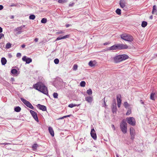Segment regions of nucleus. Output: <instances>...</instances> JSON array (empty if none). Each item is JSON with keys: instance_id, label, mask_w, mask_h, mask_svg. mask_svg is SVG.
Wrapping results in <instances>:
<instances>
[{"instance_id": "nucleus-1", "label": "nucleus", "mask_w": 157, "mask_h": 157, "mask_svg": "<svg viewBox=\"0 0 157 157\" xmlns=\"http://www.w3.org/2000/svg\"><path fill=\"white\" fill-rule=\"evenodd\" d=\"M33 87L45 94H48L47 87L42 82H38L35 84L33 85Z\"/></svg>"}, {"instance_id": "nucleus-2", "label": "nucleus", "mask_w": 157, "mask_h": 157, "mask_svg": "<svg viewBox=\"0 0 157 157\" xmlns=\"http://www.w3.org/2000/svg\"><path fill=\"white\" fill-rule=\"evenodd\" d=\"M128 48V46L126 44H115L108 48V50H114L118 49L121 50L126 49Z\"/></svg>"}, {"instance_id": "nucleus-3", "label": "nucleus", "mask_w": 157, "mask_h": 157, "mask_svg": "<svg viewBox=\"0 0 157 157\" xmlns=\"http://www.w3.org/2000/svg\"><path fill=\"white\" fill-rule=\"evenodd\" d=\"M129 57L126 54L119 55L114 57V61L115 63H117L128 58Z\"/></svg>"}, {"instance_id": "nucleus-4", "label": "nucleus", "mask_w": 157, "mask_h": 157, "mask_svg": "<svg viewBox=\"0 0 157 157\" xmlns=\"http://www.w3.org/2000/svg\"><path fill=\"white\" fill-rule=\"evenodd\" d=\"M120 36L122 39L128 42H131L133 41L134 39L132 36L126 33H122L120 35Z\"/></svg>"}, {"instance_id": "nucleus-5", "label": "nucleus", "mask_w": 157, "mask_h": 157, "mask_svg": "<svg viewBox=\"0 0 157 157\" xmlns=\"http://www.w3.org/2000/svg\"><path fill=\"white\" fill-rule=\"evenodd\" d=\"M127 124L126 121L124 120H123L120 124V127L121 131L124 134L127 132Z\"/></svg>"}, {"instance_id": "nucleus-6", "label": "nucleus", "mask_w": 157, "mask_h": 157, "mask_svg": "<svg viewBox=\"0 0 157 157\" xmlns=\"http://www.w3.org/2000/svg\"><path fill=\"white\" fill-rule=\"evenodd\" d=\"M21 100L22 101V102L28 107H29L32 109H34V107L29 102L22 98H21Z\"/></svg>"}, {"instance_id": "nucleus-7", "label": "nucleus", "mask_w": 157, "mask_h": 157, "mask_svg": "<svg viewBox=\"0 0 157 157\" xmlns=\"http://www.w3.org/2000/svg\"><path fill=\"white\" fill-rule=\"evenodd\" d=\"M126 120L127 122L130 124L134 126L136 124V120L133 117H129L126 118Z\"/></svg>"}, {"instance_id": "nucleus-8", "label": "nucleus", "mask_w": 157, "mask_h": 157, "mask_svg": "<svg viewBox=\"0 0 157 157\" xmlns=\"http://www.w3.org/2000/svg\"><path fill=\"white\" fill-rule=\"evenodd\" d=\"M25 25H23L21 26L17 27L14 29V31L16 32V35H18L21 34L23 32L22 29L25 27Z\"/></svg>"}, {"instance_id": "nucleus-9", "label": "nucleus", "mask_w": 157, "mask_h": 157, "mask_svg": "<svg viewBox=\"0 0 157 157\" xmlns=\"http://www.w3.org/2000/svg\"><path fill=\"white\" fill-rule=\"evenodd\" d=\"M22 59L23 61L25 62L27 64H29L32 62V59L31 58L27 57L26 56H24Z\"/></svg>"}, {"instance_id": "nucleus-10", "label": "nucleus", "mask_w": 157, "mask_h": 157, "mask_svg": "<svg viewBox=\"0 0 157 157\" xmlns=\"http://www.w3.org/2000/svg\"><path fill=\"white\" fill-rule=\"evenodd\" d=\"M30 112L33 117L35 120L38 122V119L37 116V113L33 110H30Z\"/></svg>"}, {"instance_id": "nucleus-11", "label": "nucleus", "mask_w": 157, "mask_h": 157, "mask_svg": "<svg viewBox=\"0 0 157 157\" xmlns=\"http://www.w3.org/2000/svg\"><path fill=\"white\" fill-rule=\"evenodd\" d=\"M130 134L131 136V139L133 140L134 139L135 134V130L132 127L130 128Z\"/></svg>"}, {"instance_id": "nucleus-12", "label": "nucleus", "mask_w": 157, "mask_h": 157, "mask_svg": "<svg viewBox=\"0 0 157 157\" xmlns=\"http://www.w3.org/2000/svg\"><path fill=\"white\" fill-rule=\"evenodd\" d=\"M90 134L91 136L94 140H96L97 139V135L95 131L94 128H92L90 132Z\"/></svg>"}, {"instance_id": "nucleus-13", "label": "nucleus", "mask_w": 157, "mask_h": 157, "mask_svg": "<svg viewBox=\"0 0 157 157\" xmlns=\"http://www.w3.org/2000/svg\"><path fill=\"white\" fill-rule=\"evenodd\" d=\"M37 107H38L40 109L43 111H45L47 110L46 107L45 106L41 105L40 104L37 105Z\"/></svg>"}, {"instance_id": "nucleus-14", "label": "nucleus", "mask_w": 157, "mask_h": 157, "mask_svg": "<svg viewBox=\"0 0 157 157\" xmlns=\"http://www.w3.org/2000/svg\"><path fill=\"white\" fill-rule=\"evenodd\" d=\"M120 5L121 7L122 8H124L126 6V2L125 0H120Z\"/></svg>"}, {"instance_id": "nucleus-15", "label": "nucleus", "mask_w": 157, "mask_h": 157, "mask_svg": "<svg viewBox=\"0 0 157 157\" xmlns=\"http://www.w3.org/2000/svg\"><path fill=\"white\" fill-rule=\"evenodd\" d=\"M117 106L116 103L115 101L114 103H113L112 107V111L113 113L116 112L117 111Z\"/></svg>"}, {"instance_id": "nucleus-16", "label": "nucleus", "mask_w": 157, "mask_h": 157, "mask_svg": "<svg viewBox=\"0 0 157 157\" xmlns=\"http://www.w3.org/2000/svg\"><path fill=\"white\" fill-rule=\"evenodd\" d=\"M69 37V35H67L63 36L61 37V36H59L56 39V40H58L61 39H65L66 38H68Z\"/></svg>"}, {"instance_id": "nucleus-17", "label": "nucleus", "mask_w": 157, "mask_h": 157, "mask_svg": "<svg viewBox=\"0 0 157 157\" xmlns=\"http://www.w3.org/2000/svg\"><path fill=\"white\" fill-rule=\"evenodd\" d=\"M86 100L89 103H91L93 100V98L91 97H87L85 98Z\"/></svg>"}, {"instance_id": "nucleus-18", "label": "nucleus", "mask_w": 157, "mask_h": 157, "mask_svg": "<svg viewBox=\"0 0 157 157\" xmlns=\"http://www.w3.org/2000/svg\"><path fill=\"white\" fill-rule=\"evenodd\" d=\"M121 96L120 94H118L117 96V103H121Z\"/></svg>"}, {"instance_id": "nucleus-19", "label": "nucleus", "mask_w": 157, "mask_h": 157, "mask_svg": "<svg viewBox=\"0 0 157 157\" xmlns=\"http://www.w3.org/2000/svg\"><path fill=\"white\" fill-rule=\"evenodd\" d=\"M48 130L51 135L52 136H54V133L52 128L51 127H49L48 128Z\"/></svg>"}, {"instance_id": "nucleus-20", "label": "nucleus", "mask_w": 157, "mask_h": 157, "mask_svg": "<svg viewBox=\"0 0 157 157\" xmlns=\"http://www.w3.org/2000/svg\"><path fill=\"white\" fill-rule=\"evenodd\" d=\"M152 13L153 14H157V10L156 6L155 5H154L153 6Z\"/></svg>"}, {"instance_id": "nucleus-21", "label": "nucleus", "mask_w": 157, "mask_h": 157, "mask_svg": "<svg viewBox=\"0 0 157 157\" xmlns=\"http://www.w3.org/2000/svg\"><path fill=\"white\" fill-rule=\"evenodd\" d=\"M1 62L2 65H4L6 64L7 60L4 57H2L1 59Z\"/></svg>"}, {"instance_id": "nucleus-22", "label": "nucleus", "mask_w": 157, "mask_h": 157, "mask_svg": "<svg viewBox=\"0 0 157 157\" xmlns=\"http://www.w3.org/2000/svg\"><path fill=\"white\" fill-rule=\"evenodd\" d=\"M95 62L94 61H90L88 63V65L89 66L92 67L94 66L95 65Z\"/></svg>"}, {"instance_id": "nucleus-23", "label": "nucleus", "mask_w": 157, "mask_h": 157, "mask_svg": "<svg viewBox=\"0 0 157 157\" xmlns=\"http://www.w3.org/2000/svg\"><path fill=\"white\" fill-rule=\"evenodd\" d=\"M155 93H152L150 95V99L151 100H154L155 99Z\"/></svg>"}, {"instance_id": "nucleus-24", "label": "nucleus", "mask_w": 157, "mask_h": 157, "mask_svg": "<svg viewBox=\"0 0 157 157\" xmlns=\"http://www.w3.org/2000/svg\"><path fill=\"white\" fill-rule=\"evenodd\" d=\"M80 105V104L77 105L75 104H71L68 105V107L72 108L75 106H78Z\"/></svg>"}, {"instance_id": "nucleus-25", "label": "nucleus", "mask_w": 157, "mask_h": 157, "mask_svg": "<svg viewBox=\"0 0 157 157\" xmlns=\"http://www.w3.org/2000/svg\"><path fill=\"white\" fill-rule=\"evenodd\" d=\"M21 110V108L19 106H17L14 108V110L16 112H19Z\"/></svg>"}, {"instance_id": "nucleus-26", "label": "nucleus", "mask_w": 157, "mask_h": 157, "mask_svg": "<svg viewBox=\"0 0 157 157\" xmlns=\"http://www.w3.org/2000/svg\"><path fill=\"white\" fill-rule=\"evenodd\" d=\"M38 146V145L37 144H34L32 147V148L33 149V150L34 151H35V150H36L37 148V147Z\"/></svg>"}, {"instance_id": "nucleus-27", "label": "nucleus", "mask_w": 157, "mask_h": 157, "mask_svg": "<svg viewBox=\"0 0 157 157\" xmlns=\"http://www.w3.org/2000/svg\"><path fill=\"white\" fill-rule=\"evenodd\" d=\"M116 12L119 15H120L121 14V10L120 9H117L116 10Z\"/></svg>"}, {"instance_id": "nucleus-28", "label": "nucleus", "mask_w": 157, "mask_h": 157, "mask_svg": "<svg viewBox=\"0 0 157 157\" xmlns=\"http://www.w3.org/2000/svg\"><path fill=\"white\" fill-rule=\"evenodd\" d=\"M147 25V23L146 21H143L142 22L141 26L143 27H145Z\"/></svg>"}, {"instance_id": "nucleus-29", "label": "nucleus", "mask_w": 157, "mask_h": 157, "mask_svg": "<svg viewBox=\"0 0 157 157\" xmlns=\"http://www.w3.org/2000/svg\"><path fill=\"white\" fill-rule=\"evenodd\" d=\"M17 71L16 69H13L11 71V72L12 74L15 75L17 74Z\"/></svg>"}, {"instance_id": "nucleus-30", "label": "nucleus", "mask_w": 157, "mask_h": 157, "mask_svg": "<svg viewBox=\"0 0 157 157\" xmlns=\"http://www.w3.org/2000/svg\"><path fill=\"white\" fill-rule=\"evenodd\" d=\"M87 93L89 95H91L92 94V90L91 89H89L86 91Z\"/></svg>"}, {"instance_id": "nucleus-31", "label": "nucleus", "mask_w": 157, "mask_h": 157, "mask_svg": "<svg viewBox=\"0 0 157 157\" xmlns=\"http://www.w3.org/2000/svg\"><path fill=\"white\" fill-rule=\"evenodd\" d=\"M86 82L85 81H81L80 83V85L81 87H84L85 86Z\"/></svg>"}, {"instance_id": "nucleus-32", "label": "nucleus", "mask_w": 157, "mask_h": 157, "mask_svg": "<svg viewBox=\"0 0 157 157\" xmlns=\"http://www.w3.org/2000/svg\"><path fill=\"white\" fill-rule=\"evenodd\" d=\"M124 105L126 108H128L129 106V104L126 101L124 103Z\"/></svg>"}, {"instance_id": "nucleus-33", "label": "nucleus", "mask_w": 157, "mask_h": 157, "mask_svg": "<svg viewBox=\"0 0 157 157\" xmlns=\"http://www.w3.org/2000/svg\"><path fill=\"white\" fill-rule=\"evenodd\" d=\"M11 46V44L10 43H8L6 44V48L8 49L10 48Z\"/></svg>"}, {"instance_id": "nucleus-34", "label": "nucleus", "mask_w": 157, "mask_h": 157, "mask_svg": "<svg viewBox=\"0 0 157 157\" xmlns=\"http://www.w3.org/2000/svg\"><path fill=\"white\" fill-rule=\"evenodd\" d=\"M35 15H34L33 14L29 16V18L30 19L34 20L35 19Z\"/></svg>"}, {"instance_id": "nucleus-35", "label": "nucleus", "mask_w": 157, "mask_h": 157, "mask_svg": "<svg viewBox=\"0 0 157 157\" xmlns=\"http://www.w3.org/2000/svg\"><path fill=\"white\" fill-rule=\"evenodd\" d=\"M47 20L46 18H43L41 20V22L42 23H45L47 22Z\"/></svg>"}, {"instance_id": "nucleus-36", "label": "nucleus", "mask_w": 157, "mask_h": 157, "mask_svg": "<svg viewBox=\"0 0 157 157\" xmlns=\"http://www.w3.org/2000/svg\"><path fill=\"white\" fill-rule=\"evenodd\" d=\"M78 68V65H77L75 64L74 65L73 67V70L74 71H76L77 69Z\"/></svg>"}, {"instance_id": "nucleus-37", "label": "nucleus", "mask_w": 157, "mask_h": 157, "mask_svg": "<svg viewBox=\"0 0 157 157\" xmlns=\"http://www.w3.org/2000/svg\"><path fill=\"white\" fill-rule=\"evenodd\" d=\"M59 60L58 59H55L54 60V62L56 64H57L59 63Z\"/></svg>"}, {"instance_id": "nucleus-38", "label": "nucleus", "mask_w": 157, "mask_h": 157, "mask_svg": "<svg viewBox=\"0 0 157 157\" xmlns=\"http://www.w3.org/2000/svg\"><path fill=\"white\" fill-rule=\"evenodd\" d=\"M53 97L54 98H58V94L57 93H54L53 94Z\"/></svg>"}, {"instance_id": "nucleus-39", "label": "nucleus", "mask_w": 157, "mask_h": 157, "mask_svg": "<svg viewBox=\"0 0 157 157\" xmlns=\"http://www.w3.org/2000/svg\"><path fill=\"white\" fill-rule=\"evenodd\" d=\"M64 33V31L61 30L60 31H59L57 32L56 33V34H62V33Z\"/></svg>"}, {"instance_id": "nucleus-40", "label": "nucleus", "mask_w": 157, "mask_h": 157, "mask_svg": "<svg viewBox=\"0 0 157 157\" xmlns=\"http://www.w3.org/2000/svg\"><path fill=\"white\" fill-rule=\"evenodd\" d=\"M131 110H128L127 111L126 113V115H128L131 114Z\"/></svg>"}, {"instance_id": "nucleus-41", "label": "nucleus", "mask_w": 157, "mask_h": 157, "mask_svg": "<svg viewBox=\"0 0 157 157\" xmlns=\"http://www.w3.org/2000/svg\"><path fill=\"white\" fill-rule=\"evenodd\" d=\"M21 56V54L20 53H17L16 55V56L17 57H20Z\"/></svg>"}, {"instance_id": "nucleus-42", "label": "nucleus", "mask_w": 157, "mask_h": 157, "mask_svg": "<svg viewBox=\"0 0 157 157\" xmlns=\"http://www.w3.org/2000/svg\"><path fill=\"white\" fill-rule=\"evenodd\" d=\"M65 0H59L58 2L59 3H62L64 2Z\"/></svg>"}, {"instance_id": "nucleus-43", "label": "nucleus", "mask_w": 157, "mask_h": 157, "mask_svg": "<svg viewBox=\"0 0 157 157\" xmlns=\"http://www.w3.org/2000/svg\"><path fill=\"white\" fill-rule=\"evenodd\" d=\"M75 3L73 2H72L71 3H70V4L69 5V6H70V7H71V6H74V5Z\"/></svg>"}, {"instance_id": "nucleus-44", "label": "nucleus", "mask_w": 157, "mask_h": 157, "mask_svg": "<svg viewBox=\"0 0 157 157\" xmlns=\"http://www.w3.org/2000/svg\"><path fill=\"white\" fill-rule=\"evenodd\" d=\"M4 36V35L2 33L0 34V39H1L2 37H3Z\"/></svg>"}, {"instance_id": "nucleus-45", "label": "nucleus", "mask_w": 157, "mask_h": 157, "mask_svg": "<svg viewBox=\"0 0 157 157\" xmlns=\"http://www.w3.org/2000/svg\"><path fill=\"white\" fill-rule=\"evenodd\" d=\"M4 144V145H8V144H10L9 143H2V144Z\"/></svg>"}, {"instance_id": "nucleus-46", "label": "nucleus", "mask_w": 157, "mask_h": 157, "mask_svg": "<svg viewBox=\"0 0 157 157\" xmlns=\"http://www.w3.org/2000/svg\"><path fill=\"white\" fill-rule=\"evenodd\" d=\"M3 6L2 5H0V10H2L3 8Z\"/></svg>"}, {"instance_id": "nucleus-47", "label": "nucleus", "mask_w": 157, "mask_h": 157, "mask_svg": "<svg viewBox=\"0 0 157 157\" xmlns=\"http://www.w3.org/2000/svg\"><path fill=\"white\" fill-rule=\"evenodd\" d=\"M38 40H39V39H38V38H36L34 39V41H35V42H38Z\"/></svg>"}, {"instance_id": "nucleus-48", "label": "nucleus", "mask_w": 157, "mask_h": 157, "mask_svg": "<svg viewBox=\"0 0 157 157\" xmlns=\"http://www.w3.org/2000/svg\"><path fill=\"white\" fill-rule=\"evenodd\" d=\"M112 127L113 129L114 130H115V127L113 125H112Z\"/></svg>"}, {"instance_id": "nucleus-49", "label": "nucleus", "mask_w": 157, "mask_h": 157, "mask_svg": "<svg viewBox=\"0 0 157 157\" xmlns=\"http://www.w3.org/2000/svg\"><path fill=\"white\" fill-rule=\"evenodd\" d=\"M121 103H117V106L118 108H120L121 106Z\"/></svg>"}, {"instance_id": "nucleus-50", "label": "nucleus", "mask_w": 157, "mask_h": 157, "mask_svg": "<svg viewBox=\"0 0 157 157\" xmlns=\"http://www.w3.org/2000/svg\"><path fill=\"white\" fill-rule=\"evenodd\" d=\"M71 25H70L69 24H67L66 25V27L67 28L69 26H71Z\"/></svg>"}, {"instance_id": "nucleus-51", "label": "nucleus", "mask_w": 157, "mask_h": 157, "mask_svg": "<svg viewBox=\"0 0 157 157\" xmlns=\"http://www.w3.org/2000/svg\"><path fill=\"white\" fill-rule=\"evenodd\" d=\"M109 44V43L108 42H106L104 44V45H108Z\"/></svg>"}, {"instance_id": "nucleus-52", "label": "nucleus", "mask_w": 157, "mask_h": 157, "mask_svg": "<svg viewBox=\"0 0 157 157\" xmlns=\"http://www.w3.org/2000/svg\"><path fill=\"white\" fill-rule=\"evenodd\" d=\"M25 46V44H22L21 45V47L22 48H24Z\"/></svg>"}, {"instance_id": "nucleus-53", "label": "nucleus", "mask_w": 157, "mask_h": 157, "mask_svg": "<svg viewBox=\"0 0 157 157\" xmlns=\"http://www.w3.org/2000/svg\"><path fill=\"white\" fill-rule=\"evenodd\" d=\"M2 29L0 27V33H2Z\"/></svg>"}, {"instance_id": "nucleus-54", "label": "nucleus", "mask_w": 157, "mask_h": 157, "mask_svg": "<svg viewBox=\"0 0 157 157\" xmlns=\"http://www.w3.org/2000/svg\"><path fill=\"white\" fill-rule=\"evenodd\" d=\"M15 6V5L14 4H12L10 5V6H11V7L14 6Z\"/></svg>"}, {"instance_id": "nucleus-55", "label": "nucleus", "mask_w": 157, "mask_h": 157, "mask_svg": "<svg viewBox=\"0 0 157 157\" xmlns=\"http://www.w3.org/2000/svg\"><path fill=\"white\" fill-rule=\"evenodd\" d=\"M11 80L12 81H13V82L14 81V78H11Z\"/></svg>"}, {"instance_id": "nucleus-56", "label": "nucleus", "mask_w": 157, "mask_h": 157, "mask_svg": "<svg viewBox=\"0 0 157 157\" xmlns=\"http://www.w3.org/2000/svg\"><path fill=\"white\" fill-rule=\"evenodd\" d=\"M71 116V115H67L66 117H70Z\"/></svg>"}, {"instance_id": "nucleus-57", "label": "nucleus", "mask_w": 157, "mask_h": 157, "mask_svg": "<svg viewBox=\"0 0 157 157\" xmlns=\"http://www.w3.org/2000/svg\"><path fill=\"white\" fill-rule=\"evenodd\" d=\"M150 19H152L153 18V17L151 15V16L150 17Z\"/></svg>"}, {"instance_id": "nucleus-58", "label": "nucleus", "mask_w": 157, "mask_h": 157, "mask_svg": "<svg viewBox=\"0 0 157 157\" xmlns=\"http://www.w3.org/2000/svg\"><path fill=\"white\" fill-rule=\"evenodd\" d=\"M116 157H119L117 153H116Z\"/></svg>"}, {"instance_id": "nucleus-59", "label": "nucleus", "mask_w": 157, "mask_h": 157, "mask_svg": "<svg viewBox=\"0 0 157 157\" xmlns=\"http://www.w3.org/2000/svg\"><path fill=\"white\" fill-rule=\"evenodd\" d=\"M105 98H104L103 99L104 100V104L105 105H106V103H105Z\"/></svg>"}, {"instance_id": "nucleus-60", "label": "nucleus", "mask_w": 157, "mask_h": 157, "mask_svg": "<svg viewBox=\"0 0 157 157\" xmlns=\"http://www.w3.org/2000/svg\"><path fill=\"white\" fill-rule=\"evenodd\" d=\"M140 101L141 102V103H142V104H144V102L142 101V100H141Z\"/></svg>"}, {"instance_id": "nucleus-61", "label": "nucleus", "mask_w": 157, "mask_h": 157, "mask_svg": "<svg viewBox=\"0 0 157 157\" xmlns=\"http://www.w3.org/2000/svg\"><path fill=\"white\" fill-rule=\"evenodd\" d=\"M63 119V117H60V118H59V119Z\"/></svg>"}, {"instance_id": "nucleus-62", "label": "nucleus", "mask_w": 157, "mask_h": 157, "mask_svg": "<svg viewBox=\"0 0 157 157\" xmlns=\"http://www.w3.org/2000/svg\"><path fill=\"white\" fill-rule=\"evenodd\" d=\"M66 117H67L66 116H64L63 117V118H66Z\"/></svg>"}, {"instance_id": "nucleus-63", "label": "nucleus", "mask_w": 157, "mask_h": 157, "mask_svg": "<svg viewBox=\"0 0 157 157\" xmlns=\"http://www.w3.org/2000/svg\"><path fill=\"white\" fill-rule=\"evenodd\" d=\"M123 10L125 11H126L127 10V8H124Z\"/></svg>"}, {"instance_id": "nucleus-64", "label": "nucleus", "mask_w": 157, "mask_h": 157, "mask_svg": "<svg viewBox=\"0 0 157 157\" xmlns=\"http://www.w3.org/2000/svg\"><path fill=\"white\" fill-rule=\"evenodd\" d=\"M155 56L157 57V54H155Z\"/></svg>"}]
</instances>
